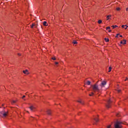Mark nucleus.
I'll return each mask as SVG.
<instances>
[{"instance_id": "obj_1", "label": "nucleus", "mask_w": 128, "mask_h": 128, "mask_svg": "<svg viewBox=\"0 0 128 128\" xmlns=\"http://www.w3.org/2000/svg\"><path fill=\"white\" fill-rule=\"evenodd\" d=\"M105 85H106V82L105 81L102 82V84H100V88H98L97 84L91 85V91H92V92H91V94H89L88 96H92L96 92H100L102 88H104Z\"/></svg>"}, {"instance_id": "obj_2", "label": "nucleus", "mask_w": 128, "mask_h": 128, "mask_svg": "<svg viewBox=\"0 0 128 128\" xmlns=\"http://www.w3.org/2000/svg\"><path fill=\"white\" fill-rule=\"evenodd\" d=\"M122 123L120 121L114 122V128H122Z\"/></svg>"}, {"instance_id": "obj_3", "label": "nucleus", "mask_w": 128, "mask_h": 128, "mask_svg": "<svg viewBox=\"0 0 128 128\" xmlns=\"http://www.w3.org/2000/svg\"><path fill=\"white\" fill-rule=\"evenodd\" d=\"M1 114L3 115V116L6 117L8 114V112L3 111L1 112Z\"/></svg>"}, {"instance_id": "obj_4", "label": "nucleus", "mask_w": 128, "mask_h": 128, "mask_svg": "<svg viewBox=\"0 0 128 128\" xmlns=\"http://www.w3.org/2000/svg\"><path fill=\"white\" fill-rule=\"evenodd\" d=\"M106 108H110V100H108V103L106 105Z\"/></svg>"}, {"instance_id": "obj_5", "label": "nucleus", "mask_w": 128, "mask_h": 128, "mask_svg": "<svg viewBox=\"0 0 128 128\" xmlns=\"http://www.w3.org/2000/svg\"><path fill=\"white\" fill-rule=\"evenodd\" d=\"M30 110H31V111L32 112H34V106H30L29 107Z\"/></svg>"}, {"instance_id": "obj_6", "label": "nucleus", "mask_w": 128, "mask_h": 128, "mask_svg": "<svg viewBox=\"0 0 128 128\" xmlns=\"http://www.w3.org/2000/svg\"><path fill=\"white\" fill-rule=\"evenodd\" d=\"M126 40H123V41H120V44H126Z\"/></svg>"}, {"instance_id": "obj_7", "label": "nucleus", "mask_w": 128, "mask_h": 128, "mask_svg": "<svg viewBox=\"0 0 128 128\" xmlns=\"http://www.w3.org/2000/svg\"><path fill=\"white\" fill-rule=\"evenodd\" d=\"M22 72H23V74H29V73H28V70H23Z\"/></svg>"}, {"instance_id": "obj_8", "label": "nucleus", "mask_w": 128, "mask_h": 128, "mask_svg": "<svg viewBox=\"0 0 128 128\" xmlns=\"http://www.w3.org/2000/svg\"><path fill=\"white\" fill-rule=\"evenodd\" d=\"M128 26L127 25H123L122 26V28H124V30H126Z\"/></svg>"}, {"instance_id": "obj_9", "label": "nucleus", "mask_w": 128, "mask_h": 128, "mask_svg": "<svg viewBox=\"0 0 128 128\" xmlns=\"http://www.w3.org/2000/svg\"><path fill=\"white\" fill-rule=\"evenodd\" d=\"M91 84V82L89 80H88V82H86V84H88V86H90V84Z\"/></svg>"}, {"instance_id": "obj_10", "label": "nucleus", "mask_w": 128, "mask_h": 128, "mask_svg": "<svg viewBox=\"0 0 128 128\" xmlns=\"http://www.w3.org/2000/svg\"><path fill=\"white\" fill-rule=\"evenodd\" d=\"M104 40H105V42H109V39L108 38H104Z\"/></svg>"}, {"instance_id": "obj_11", "label": "nucleus", "mask_w": 128, "mask_h": 128, "mask_svg": "<svg viewBox=\"0 0 128 128\" xmlns=\"http://www.w3.org/2000/svg\"><path fill=\"white\" fill-rule=\"evenodd\" d=\"M43 25H44V26H48V24L46 22H43Z\"/></svg>"}, {"instance_id": "obj_12", "label": "nucleus", "mask_w": 128, "mask_h": 128, "mask_svg": "<svg viewBox=\"0 0 128 128\" xmlns=\"http://www.w3.org/2000/svg\"><path fill=\"white\" fill-rule=\"evenodd\" d=\"M94 120H95L96 122H98V118H94Z\"/></svg>"}, {"instance_id": "obj_13", "label": "nucleus", "mask_w": 128, "mask_h": 128, "mask_svg": "<svg viewBox=\"0 0 128 128\" xmlns=\"http://www.w3.org/2000/svg\"><path fill=\"white\" fill-rule=\"evenodd\" d=\"M112 28H113V29L116 28H118V26H112Z\"/></svg>"}, {"instance_id": "obj_14", "label": "nucleus", "mask_w": 128, "mask_h": 128, "mask_svg": "<svg viewBox=\"0 0 128 128\" xmlns=\"http://www.w3.org/2000/svg\"><path fill=\"white\" fill-rule=\"evenodd\" d=\"M77 102H80V104H84V102L80 100H78Z\"/></svg>"}, {"instance_id": "obj_15", "label": "nucleus", "mask_w": 128, "mask_h": 128, "mask_svg": "<svg viewBox=\"0 0 128 128\" xmlns=\"http://www.w3.org/2000/svg\"><path fill=\"white\" fill-rule=\"evenodd\" d=\"M46 112L48 113V115L50 114V110H48V111H46Z\"/></svg>"}, {"instance_id": "obj_16", "label": "nucleus", "mask_w": 128, "mask_h": 128, "mask_svg": "<svg viewBox=\"0 0 128 128\" xmlns=\"http://www.w3.org/2000/svg\"><path fill=\"white\" fill-rule=\"evenodd\" d=\"M35 26L34 24H32V25H31V28H34Z\"/></svg>"}, {"instance_id": "obj_17", "label": "nucleus", "mask_w": 128, "mask_h": 128, "mask_svg": "<svg viewBox=\"0 0 128 128\" xmlns=\"http://www.w3.org/2000/svg\"><path fill=\"white\" fill-rule=\"evenodd\" d=\"M72 43L73 44H77V42L76 40H73Z\"/></svg>"}, {"instance_id": "obj_18", "label": "nucleus", "mask_w": 128, "mask_h": 128, "mask_svg": "<svg viewBox=\"0 0 128 128\" xmlns=\"http://www.w3.org/2000/svg\"><path fill=\"white\" fill-rule=\"evenodd\" d=\"M111 16H110V15H109V16H106V18H108V19H106V20H109V18H110V17H111Z\"/></svg>"}, {"instance_id": "obj_19", "label": "nucleus", "mask_w": 128, "mask_h": 128, "mask_svg": "<svg viewBox=\"0 0 128 128\" xmlns=\"http://www.w3.org/2000/svg\"><path fill=\"white\" fill-rule=\"evenodd\" d=\"M98 23L99 24H102V20H99L98 21Z\"/></svg>"}, {"instance_id": "obj_20", "label": "nucleus", "mask_w": 128, "mask_h": 128, "mask_svg": "<svg viewBox=\"0 0 128 128\" xmlns=\"http://www.w3.org/2000/svg\"><path fill=\"white\" fill-rule=\"evenodd\" d=\"M112 71V67H109V70L108 71V72H110Z\"/></svg>"}, {"instance_id": "obj_21", "label": "nucleus", "mask_w": 128, "mask_h": 128, "mask_svg": "<svg viewBox=\"0 0 128 128\" xmlns=\"http://www.w3.org/2000/svg\"><path fill=\"white\" fill-rule=\"evenodd\" d=\"M12 104H16V100L12 101Z\"/></svg>"}, {"instance_id": "obj_22", "label": "nucleus", "mask_w": 128, "mask_h": 128, "mask_svg": "<svg viewBox=\"0 0 128 128\" xmlns=\"http://www.w3.org/2000/svg\"><path fill=\"white\" fill-rule=\"evenodd\" d=\"M116 10H117L118 11H119L120 10V8H116Z\"/></svg>"}, {"instance_id": "obj_23", "label": "nucleus", "mask_w": 128, "mask_h": 128, "mask_svg": "<svg viewBox=\"0 0 128 128\" xmlns=\"http://www.w3.org/2000/svg\"><path fill=\"white\" fill-rule=\"evenodd\" d=\"M111 126H112L111 125H109V126H106V128H111Z\"/></svg>"}, {"instance_id": "obj_24", "label": "nucleus", "mask_w": 128, "mask_h": 128, "mask_svg": "<svg viewBox=\"0 0 128 128\" xmlns=\"http://www.w3.org/2000/svg\"><path fill=\"white\" fill-rule=\"evenodd\" d=\"M110 26L106 27V30H110Z\"/></svg>"}, {"instance_id": "obj_25", "label": "nucleus", "mask_w": 128, "mask_h": 128, "mask_svg": "<svg viewBox=\"0 0 128 128\" xmlns=\"http://www.w3.org/2000/svg\"><path fill=\"white\" fill-rule=\"evenodd\" d=\"M52 60H55L56 58H52Z\"/></svg>"}, {"instance_id": "obj_26", "label": "nucleus", "mask_w": 128, "mask_h": 128, "mask_svg": "<svg viewBox=\"0 0 128 128\" xmlns=\"http://www.w3.org/2000/svg\"><path fill=\"white\" fill-rule=\"evenodd\" d=\"M117 92H118V93L120 92V90H118Z\"/></svg>"}, {"instance_id": "obj_27", "label": "nucleus", "mask_w": 128, "mask_h": 128, "mask_svg": "<svg viewBox=\"0 0 128 128\" xmlns=\"http://www.w3.org/2000/svg\"><path fill=\"white\" fill-rule=\"evenodd\" d=\"M118 36H119V34H117V36H116V38H118Z\"/></svg>"}, {"instance_id": "obj_28", "label": "nucleus", "mask_w": 128, "mask_h": 128, "mask_svg": "<svg viewBox=\"0 0 128 128\" xmlns=\"http://www.w3.org/2000/svg\"><path fill=\"white\" fill-rule=\"evenodd\" d=\"M26 98V96H22V98L23 99V98Z\"/></svg>"}, {"instance_id": "obj_29", "label": "nucleus", "mask_w": 128, "mask_h": 128, "mask_svg": "<svg viewBox=\"0 0 128 128\" xmlns=\"http://www.w3.org/2000/svg\"><path fill=\"white\" fill-rule=\"evenodd\" d=\"M58 64V62H55V64Z\"/></svg>"}, {"instance_id": "obj_30", "label": "nucleus", "mask_w": 128, "mask_h": 128, "mask_svg": "<svg viewBox=\"0 0 128 128\" xmlns=\"http://www.w3.org/2000/svg\"><path fill=\"white\" fill-rule=\"evenodd\" d=\"M108 32H112V30H108Z\"/></svg>"}, {"instance_id": "obj_31", "label": "nucleus", "mask_w": 128, "mask_h": 128, "mask_svg": "<svg viewBox=\"0 0 128 128\" xmlns=\"http://www.w3.org/2000/svg\"><path fill=\"white\" fill-rule=\"evenodd\" d=\"M127 80H128V78H126V80H124V81H126Z\"/></svg>"}, {"instance_id": "obj_32", "label": "nucleus", "mask_w": 128, "mask_h": 128, "mask_svg": "<svg viewBox=\"0 0 128 128\" xmlns=\"http://www.w3.org/2000/svg\"><path fill=\"white\" fill-rule=\"evenodd\" d=\"M126 11H128V8H126Z\"/></svg>"}, {"instance_id": "obj_33", "label": "nucleus", "mask_w": 128, "mask_h": 128, "mask_svg": "<svg viewBox=\"0 0 128 128\" xmlns=\"http://www.w3.org/2000/svg\"><path fill=\"white\" fill-rule=\"evenodd\" d=\"M118 116H119V114H117V117H118Z\"/></svg>"}, {"instance_id": "obj_34", "label": "nucleus", "mask_w": 128, "mask_h": 128, "mask_svg": "<svg viewBox=\"0 0 128 128\" xmlns=\"http://www.w3.org/2000/svg\"><path fill=\"white\" fill-rule=\"evenodd\" d=\"M120 37L122 38V35H120Z\"/></svg>"}, {"instance_id": "obj_35", "label": "nucleus", "mask_w": 128, "mask_h": 128, "mask_svg": "<svg viewBox=\"0 0 128 128\" xmlns=\"http://www.w3.org/2000/svg\"><path fill=\"white\" fill-rule=\"evenodd\" d=\"M18 56H20V54H18Z\"/></svg>"}, {"instance_id": "obj_36", "label": "nucleus", "mask_w": 128, "mask_h": 128, "mask_svg": "<svg viewBox=\"0 0 128 128\" xmlns=\"http://www.w3.org/2000/svg\"><path fill=\"white\" fill-rule=\"evenodd\" d=\"M26 112H28V111H27Z\"/></svg>"}]
</instances>
